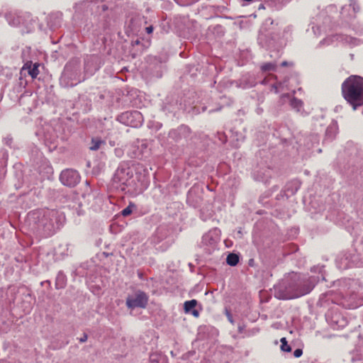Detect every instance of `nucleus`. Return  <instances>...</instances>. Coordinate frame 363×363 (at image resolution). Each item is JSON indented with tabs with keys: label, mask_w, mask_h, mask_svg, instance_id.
I'll use <instances>...</instances> for the list:
<instances>
[{
	"label": "nucleus",
	"mask_w": 363,
	"mask_h": 363,
	"mask_svg": "<svg viewBox=\"0 0 363 363\" xmlns=\"http://www.w3.org/2000/svg\"><path fill=\"white\" fill-rule=\"evenodd\" d=\"M290 104L292 108L297 111H299L303 106V102L296 98H293L290 101Z\"/></svg>",
	"instance_id": "obj_10"
},
{
	"label": "nucleus",
	"mask_w": 363,
	"mask_h": 363,
	"mask_svg": "<svg viewBox=\"0 0 363 363\" xmlns=\"http://www.w3.org/2000/svg\"><path fill=\"white\" fill-rule=\"evenodd\" d=\"M130 177L128 176V173L123 169H118L115 174L113 181L116 183H119V186L122 191L125 190V186H128V182Z\"/></svg>",
	"instance_id": "obj_4"
},
{
	"label": "nucleus",
	"mask_w": 363,
	"mask_h": 363,
	"mask_svg": "<svg viewBox=\"0 0 363 363\" xmlns=\"http://www.w3.org/2000/svg\"><path fill=\"white\" fill-rule=\"evenodd\" d=\"M197 305V301L192 299L186 301L184 303V310L186 313H191L194 317L198 318L199 316V312L197 310L194 309Z\"/></svg>",
	"instance_id": "obj_5"
},
{
	"label": "nucleus",
	"mask_w": 363,
	"mask_h": 363,
	"mask_svg": "<svg viewBox=\"0 0 363 363\" xmlns=\"http://www.w3.org/2000/svg\"><path fill=\"white\" fill-rule=\"evenodd\" d=\"M281 65L282 67H286V66L288 65V62L286 61H284V62H281Z\"/></svg>",
	"instance_id": "obj_18"
},
{
	"label": "nucleus",
	"mask_w": 363,
	"mask_h": 363,
	"mask_svg": "<svg viewBox=\"0 0 363 363\" xmlns=\"http://www.w3.org/2000/svg\"><path fill=\"white\" fill-rule=\"evenodd\" d=\"M124 116H125L127 118H128L129 116H132V117L138 119V123H140L141 119L143 118L141 113L138 111H134V112H131V113L126 112L125 113H124Z\"/></svg>",
	"instance_id": "obj_13"
},
{
	"label": "nucleus",
	"mask_w": 363,
	"mask_h": 363,
	"mask_svg": "<svg viewBox=\"0 0 363 363\" xmlns=\"http://www.w3.org/2000/svg\"><path fill=\"white\" fill-rule=\"evenodd\" d=\"M135 207V204L132 202H130L129 205L121 211L122 216L125 217L129 216L133 211L132 208Z\"/></svg>",
	"instance_id": "obj_11"
},
{
	"label": "nucleus",
	"mask_w": 363,
	"mask_h": 363,
	"mask_svg": "<svg viewBox=\"0 0 363 363\" xmlns=\"http://www.w3.org/2000/svg\"><path fill=\"white\" fill-rule=\"evenodd\" d=\"M275 65L269 62L262 65L261 68L263 71L267 72L275 70Z\"/></svg>",
	"instance_id": "obj_14"
},
{
	"label": "nucleus",
	"mask_w": 363,
	"mask_h": 363,
	"mask_svg": "<svg viewBox=\"0 0 363 363\" xmlns=\"http://www.w3.org/2000/svg\"><path fill=\"white\" fill-rule=\"evenodd\" d=\"M60 180L63 185L72 187L79 182L80 176L77 171L67 169L61 172Z\"/></svg>",
	"instance_id": "obj_3"
},
{
	"label": "nucleus",
	"mask_w": 363,
	"mask_h": 363,
	"mask_svg": "<svg viewBox=\"0 0 363 363\" xmlns=\"http://www.w3.org/2000/svg\"><path fill=\"white\" fill-rule=\"evenodd\" d=\"M87 339L88 336L86 334L84 333L83 336L79 339V340L80 342H85L87 340Z\"/></svg>",
	"instance_id": "obj_16"
},
{
	"label": "nucleus",
	"mask_w": 363,
	"mask_h": 363,
	"mask_svg": "<svg viewBox=\"0 0 363 363\" xmlns=\"http://www.w3.org/2000/svg\"><path fill=\"white\" fill-rule=\"evenodd\" d=\"M145 30L148 34H150L153 32V27L152 26L146 27Z\"/></svg>",
	"instance_id": "obj_17"
},
{
	"label": "nucleus",
	"mask_w": 363,
	"mask_h": 363,
	"mask_svg": "<svg viewBox=\"0 0 363 363\" xmlns=\"http://www.w3.org/2000/svg\"><path fill=\"white\" fill-rule=\"evenodd\" d=\"M281 350L284 352H291V347L288 345L286 337L281 338Z\"/></svg>",
	"instance_id": "obj_12"
},
{
	"label": "nucleus",
	"mask_w": 363,
	"mask_h": 363,
	"mask_svg": "<svg viewBox=\"0 0 363 363\" xmlns=\"http://www.w3.org/2000/svg\"><path fill=\"white\" fill-rule=\"evenodd\" d=\"M311 289H312V287H308L306 290H304L303 291L301 292L299 294H298L296 296L283 295V296H279V298H282V299L294 298L298 297L299 296H303V295L308 294L311 291Z\"/></svg>",
	"instance_id": "obj_9"
},
{
	"label": "nucleus",
	"mask_w": 363,
	"mask_h": 363,
	"mask_svg": "<svg viewBox=\"0 0 363 363\" xmlns=\"http://www.w3.org/2000/svg\"><path fill=\"white\" fill-rule=\"evenodd\" d=\"M39 64L35 63L33 65L32 62H26L23 69H28L29 75L33 78L35 79L37 76L39 74Z\"/></svg>",
	"instance_id": "obj_6"
},
{
	"label": "nucleus",
	"mask_w": 363,
	"mask_h": 363,
	"mask_svg": "<svg viewBox=\"0 0 363 363\" xmlns=\"http://www.w3.org/2000/svg\"><path fill=\"white\" fill-rule=\"evenodd\" d=\"M303 354V351L301 349H296L294 352V356L296 358L298 357H300Z\"/></svg>",
	"instance_id": "obj_15"
},
{
	"label": "nucleus",
	"mask_w": 363,
	"mask_h": 363,
	"mask_svg": "<svg viewBox=\"0 0 363 363\" xmlns=\"http://www.w3.org/2000/svg\"><path fill=\"white\" fill-rule=\"evenodd\" d=\"M341 91L343 98L356 110L363 106V78L351 75L342 84Z\"/></svg>",
	"instance_id": "obj_1"
},
{
	"label": "nucleus",
	"mask_w": 363,
	"mask_h": 363,
	"mask_svg": "<svg viewBox=\"0 0 363 363\" xmlns=\"http://www.w3.org/2000/svg\"><path fill=\"white\" fill-rule=\"evenodd\" d=\"M102 144H105V141L101 140V138H99V137L92 138L91 140L89 149L91 150H94V151L98 150Z\"/></svg>",
	"instance_id": "obj_7"
},
{
	"label": "nucleus",
	"mask_w": 363,
	"mask_h": 363,
	"mask_svg": "<svg viewBox=\"0 0 363 363\" xmlns=\"http://www.w3.org/2000/svg\"><path fill=\"white\" fill-rule=\"evenodd\" d=\"M148 301V297L145 293L138 291L134 296H129L126 298V306L128 308H145Z\"/></svg>",
	"instance_id": "obj_2"
},
{
	"label": "nucleus",
	"mask_w": 363,
	"mask_h": 363,
	"mask_svg": "<svg viewBox=\"0 0 363 363\" xmlns=\"http://www.w3.org/2000/svg\"><path fill=\"white\" fill-rule=\"evenodd\" d=\"M239 262V257L234 253H230L226 258V262L230 266H235Z\"/></svg>",
	"instance_id": "obj_8"
}]
</instances>
